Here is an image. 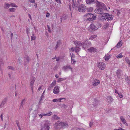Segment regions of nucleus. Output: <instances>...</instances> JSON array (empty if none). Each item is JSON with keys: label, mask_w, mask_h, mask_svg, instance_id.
<instances>
[{"label": "nucleus", "mask_w": 130, "mask_h": 130, "mask_svg": "<svg viewBox=\"0 0 130 130\" xmlns=\"http://www.w3.org/2000/svg\"><path fill=\"white\" fill-rule=\"evenodd\" d=\"M94 102H93V105L94 107H96L98 103V101L96 99H94Z\"/></svg>", "instance_id": "obj_20"}, {"label": "nucleus", "mask_w": 130, "mask_h": 130, "mask_svg": "<svg viewBox=\"0 0 130 130\" xmlns=\"http://www.w3.org/2000/svg\"><path fill=\"white\" fill-rule=\"evenodd\" d=\"M70 55L71 57V60H72V58H74L75 57L74 54L72 53H70Z\"/></svg>", "instance_id": "obj_34"}, {"label": "nucleus", "mask_w": 130, "mask_h": 130, "mask_svg": "<svg viewBox=\"0 0 130 130\" xmlns=\"http://www.w3.org/2000/svg\"><path fill=\"white\" fill-rule=\"evenodd\" d=\"M53 93L55 94H58L59 92V87L58 86H56L53 90Z\"/></svg>", "instance_id": "obj_9"}, {"label": "nucleus", "mask_w": 130, "mask_h": 130, "mask_svg": "<svg viewBox=\"0 0 130 130\" xmlns=\"http://www.w3.org/2000/svg\"><path fill=\"white\" fill-rule=\"evenodd\" d=\"M107 9H103L101 8H97L94 10V12L96 13L99 14H103L104 13V11L106 10Z\"/></svg>", "instance_id": "obj_5"}, {"label": "nucleus", "mask_w": 130, "mask_h": 130, "mask_svg": "<svg viewBox=\"0 0 130 130\" xmlns=\"http://www.w3.org/2000/svg\"><path fill=\"white\" fill-rule=\"evenodd\" d=\"M85 44H87L88 46H90L91 45V43L90 42H85L84 43V44L83 45V47H84V46H86Z\"/></svg>", "instance_id": "obj_29"}, {"label": "nucleus", "mask_w": 130, "mask_h": 130, "mask_svg": "<svg viewBox=\"0 0 130 130\" xmlns=\"http://www.w3.org/2000/svg\"><path fill=\"white\" fill-rule=\"evenodd\" d=\"M9 10L10 11L13 12L15 10V9L14 8H10L9 9Z\"/></svg>", "instance_id": "obj_43"}, {"label": "nucleus", "mask_w": 130, "mask_h": 130, "mask_svg": "<svg viewBox=\"0 0 130 130\" xmlns=\"http://www.w3.org/2000/svg\"><path fill=\"white\" fill-rule=\"evenodd\" d=\"M80 50V48L79 47H75V52L77 53V55H78V52Z\"/></svg>", "instance_id": "obj_24"}, {"label": "nucleus", "mask_w": 130, "mask_h": 130, "mask_svg": "<svg viewBox=\"0 0 130 130\" xmlns=\"http://www.w3.org/2000/svg\"><path fill=\"white\" fill-rule=\"evenodd\" d=\"M52 119L53 120H58L60 119V118L55 115H54L52 116Z\"/></svg>", "instance_id": "obj_25"}, {"label": "nucleus", "mask_w": 130, "mask_h": 130, "mask_svg": "<svg viewBox=\"0 0 130 130\" xmlns=\"http://www.w3.org/2000/svg\"><path fill=\"white\" fill-rule=\"evenodd\" d=\"M98 67L101 70H104L105 67V63L103 62L99 63Z\"/></svg>", "instance_id": "obj_10"}, {"label": "nucleus", "mask_w": 130, "mask_h": 130, "mask_svg": "<svg viewBox=\"0 0 130 130\" xmlns=\"http://www.w3.org/2000/svg\"><path fill=\"white\" fill-rule=\"evenodd\" d=\"M69 126L67 122H60L58 121L55 124V127L56 128L64 129L67 128Z\"/></svg>", "instance_id": "obj_1"}, {"label": "nucleus", "mask_w": 130, "mask_h": 130, "mask_svg": "<svg viewBox=\"0 0 130 130\" xmlns=\"http://www.w3.org/2000/svg\"><path fill=\"white\" fill-rule=\"evenodd\" d=\"M92 83L93 85L94 86H95L100 83V81L98 80L95 79Z\"/></svg>", "instance_id": "obj_13"}, {"label": "nucleus", "mask_w": 130, "mask_h": 130, "mask_svg": "<svg viewBox=\"0 0 130 130\" xmlns=\"http://www.w3.org/2000/svg\"><path fill=\"white\" fill-rule=\"evenodd\" d=\"M3 114H2L1 116H0V117L1 118V120L2 121H3Z\"/></svg>", "instance_id": "obj_55"}, {"label": "nucleus", "mask_w": 130, "mask_h": 130, "mask_svg": "<svg viewBox=\"0 0 130 130\" xmlns=\"http://www.w3.org/2000/svg\"><path fill=\"white\" fill-rule=\"evenodd\" d=\"M7 99L6 98H4L2 101L0 105V107L3 108L4 107V105L7 103Z\"/></svg>", "instance_id": "obj_8"}, {"label": "nucleus", "mask_w": 130, "mask_h": 130, "mask_svg": "<svg viewBox=\"0 0 130 130\" xmlns=\"http://www.w3.org/2000/svg\"><path fill=\"white\" fill-rule=\"evenodd\" d=\"M50 15V14L48 13L47 12V14L46 15V16L47 17H49Z\"/></svg>", "instance_id": "obj_58"}, {"label": "nucleus", "mask_w": 130, "mask_h": 130, "mask_svg": "<svg viewBox=\"0 0 130 130\" xmlns=\"http://www.w3.org/2000/svg\"><path fill=\"white\" fill-rule=\"evenodd\" d=\"M87 20L89 21H92L93 19L92 18H87Z\"/></svg>", "instance_id": "obj_51"}, {"label": "nucleus", "mask_w": 130, "mask_h": 130, "mask_svg": "<svg viewBox=\"0 0 130 130\" xmlns=\"http://www.w3.org/2000/svg\"><path fill=\"white\" fill-rule=\"evenodd\" d=\"M96 16V15L94 13L93 14L91 13H90L86 14L84 16V17H87V18H92L94 20H95Z\"/></svg>", "instance_id": "obj_6"}, {"label": "nucleus", "mask_w": 130, "mask_h": 130, "mask_svg": "<svg viewBox=\"0 0 130 130\" xmlns=\"http://www.w3.org/2000/svg\"><path fill=\"white\" fill-rule=\"evenodd\" d=\"M26 101V100L25 99H23L22 100V101L21 103V105L20 106V108L21 107H23L24 104L25 103Z\"/></svg>", "instance_id": "obj_21"}, {"label": "nucleus", "mask_w": 130, "mask_h": 130, "mask_svg": "<svg viewBox=\"0 0 130 130\" xmlns=\"http://www.w3.org/2000/svg\"><path fill=\"white\" fill-rule=\"evenodd\" d=\"M68 107V106L66 105L65 104H63L61 106V108H67Z\"/></svg>", "instance_id": "obj_41"}, {"label": "nucleus", "mask_w": 130, "mask_h": 130, "mask_svg": "<svg viewBox=\"0 0 130 130\" xmlns=\"http://www.w3.org/2000/svg\"><path fill=\"white\" fill-rule=\"evenodd\" d=\"M47 28H48V31L49 32H51V30H50V27L48 25H47Z\"/></svg>", "instance_id": "obj_52"}, {"label": "nucleus", "mask_w": 130, "mask_h": 130, "mask_svg": "<svg viewBox=\"0 0 130 130\" xmlns=\"http://www.w3.org/2000/svg\"><path fill=\"white\" fill-rule=\"evenodd\" d=\"M78 130H85V129L82 128H78Z\"/></svg>", "instance_id": "obj_64"}, {"label": "nucleus", "mask_w": 130, "mask_h": 130, "mask_svg": "<svg viewBox=\"0 0 130 130\" xmlns=\"http://www.w3.org/2000/svg\"><path fill=\"white\" fill-rule=\"evenodd\" d=\"M63 68L65 70H66L67 69H71V71L72 70V68L69 65H67L63 67Z\"/></svg>", "instance_id": "obj_27"}, {"label": "nucleus", "mask_w": 130, "mask_h": 130, "mask_svg": "<svg viewBox=\"0 0 130 130\" xmlns=\"http://www.w3.org/2000/svg\"><path fill=\"white\" fill-rule=\"evenodd\" d=\"M113 130H126L125 129H123L121 127H119L118 129H115Z\"/></svg>", "instance_id": "obj_46"}, {"label": "nucleus", "mask_w": 130, "mask_h": 130, "mask_svg": "<svg viewBox=\"0 0 130 130\" xmlns=\"http://www.w3.org/2000/svg\"><path fill=\"white\" fill-rule=\"evenodd\" d=\"M35 79V78H33V79L31 80L30 82V85L31 86H33V85L34 83Z\"/></svg>", "instance_id": "obj_30"}, {"label": "nucleus", "mask_w": 130, "mask_h": 130, "mask_svg": "<svg viewBox=\"0 0 130 130\" xmlns=\"http://www.w3.org/2000/svg\"><path fill=\"white\" fill-rule=\"evenodd\" d=\"M96 49L93 47H91L88 49L89 52H96Z\"/></svg>", "instance_id": "obj_17"}, {"label": "nucleus", "mask_w": 130, "mask_h": 130, "mask_svg": "<svg viewBox=\"0 0 130 130\" xmlns=\"http://www.w3.org/2000/svg\"><path fill=\"white\" fill-rule=\"evenodd\" d=\"M72 60L73 61V63H72V64H75V63L76 62V61H75V60H74V59H72V60Z\"/></svg>", "instance_id": "obj_59"}, {"label": "nucleus", "mask_w": 130, "mask_h": 130, "mask_svg": "<svg viewBox=\"0 0 130 130\" xmlns=\"http://www.w3.org/2000/svg\"><path fill=\"white\" fill-rule=\"evenodd\" d=\"M86 6L83 4L79 5L78 7V10L80 12H84L86 11Z\"/></svg>", "instance_id": "obj_7"}, {"label": "nucleus", "mask_w": 130, "mask_h": 130, "mask_svg": "<svg viewBox=\"0 0 130 130\" xmlns=\"http://www.w3.org/2000/svg\"><path fill=\"white\" fill-rule=\"evenodd\" d=\"M113 18L112 15H109L108 13H104L103 15H102V19L103 21H107L108 20H112Z\"/></svg>", "instance_id": "obj_3"}, {"label": "nucleus", "mask_w": 130, "mask_h": 130, "mask_svg": "<svg viewBox=\"0 0 130 130\" xmlns=\"http://www.w3.org/2000/svg\"><path fill=\"white\" fill-rule=\"evenodd\" d=\"M110 58V56H105V60L106 61H108L109 59Z\"/></svg>", "instance_id": "obj_39"}, {"label": "nucleus", "mask_w": 130, "mask_h": 130, "mask_svg": "<svg viewBox=\"0 0 130 130\" xmlns=\"http://www.w3.org/2000/svg\"><path fill=\"white\" fill-rule=\"evenodd\" d=\"M122 74V71L120 69H118L116 72V74L118 77L119 78Z\"/></svg>", "instance_id": "obj_14"}, {"label": "nucleus", "mask_w": 130, "mask_h": 130, "mask_svg": "<svg viewBox=\"0 0 130 130\" xmlns=\"http://www.w3.org/2000/svg\"><path fill=\"white\" fill-rule=\"evenodd\" d=\"M78 128L77 127L74 128H72L71 130H78Z\"/></svg>", "instance_id": "obj_53"}, {"label": "nucleus", "mask_w": 130, "mask_h": 130, "mask_svg": "<svg viewBox=\"0 0 130 130\" xmlns=\"http://www.w3.org/2000/svg\"><path fill=\"white\" fill-rule=\"evenodd\" d=\"M31 41L35 40L36 39L34 33H32V35L31 36Z\"/></svg>", "instance_id": "obj_28"}, {"label": "nucleus", "mask_w": 130, "mask_h": 130, "mask_svg": "<svg viewBox=\"0 0 130 130\" xmlns=\"http://www.w3.org/2000/svg\"><path fill=\"white\" fill-rule=\"evenodd\" d=\"M43 115H41V114H40L39 115V116L40 118H42V117L44 116H43Z\"/></svg>", "instance_id": "obj_63"}, {"label": "nucleus", "mask_w": 130, "mask_h": 130, "mask_svg": "<svg viewBox=\"0 0 130 130\" xmlns=\"http://www.w3.org/2000/svg\"><path fill=\"white\" fill-rule=\"evenodd\" d=\"M115 92L118 94V95H119V94L118 93L116 89L115 90Z\"/></svg>", "instance_id": "obj_62"}, {"label": "nucleus", "mask_w": 130, "mask_h": 130, "mask_svg": "<svg viewBox=\"0 0 130 130\" xmlns=\"http://www.w3.org/2000/svg\"><path fill=\"white\" fill-rule=\"evenodd\" d=\"M107 100L108 102L110 103L113 101V99L111 96H108L107 98Z\"/></svg>", "instance_id": "obj_23"}, {"label": "nucleus", "mask_w": 130, "mask_h": 130, "mask_svg": "<svg viewBox=\"0 0 130 130\" xmlns=\"http://www.w3.org/2000/svg\"><path fill=\"white\" fill-rule=\"evenodd\" d=\"M42 123L43 125H42L41 130H49L50 127L49 123L48 121H44Z\"/></svg>", "instance_id": "obj_2"}, {"label": "nucleus", "mask_w": 130, "mask_h": 130, "mask_svg": "<svg viewBox=\"0 0 130 130\" xmlns=\"http://www.w3.org/2000/svg\"><path fill=\"white\" fill-rule=\"evenodd\" d=\"M26 31L28 36V37H29L28 35L30 33V30L28 28H27L26 29Z\"/></svg>", "instance_id": "obj_37"}, {"label": "nucleus", "mask_w": 130, "mask_h": 130, "mask_svg": "<svg viewBox=\"0 0 130 130\" xmlns=\"http://www.w3.org/2000/svg\"><path fill=\"white\" fill-rule=\"evenodd\" d=\"M41 89V87H39L38 89V91H39Z\"/></svg>", "instance_id": "obj_61"}, {"label": "nucleus", "mask_w": 130, "mask_h": 130, "mask_svg": "<svg viewBox=\"0 0 130 130\" xmlns=\"http://www.w3.org/2000/svg\"><path fill=\"white\" fill-rule=\"evenodd\" d=\"M61 43V41L60 40H59L57 42V44H58V45L59 46Z\"/></svg>", "instance_id": "obj_50"}, {"label": "nucleus", "mask_w": 130, "mask_h": 130, "mask_svg": "<svg viewBox=\"0 0 130 130\" xmlns=\"http://www.w3.org/2000/svg\"><path fill=\"white\" fill-rule=\"evenodd\" d=\"M16 124H17L18 127H20V126L18 124L19 122L18 121H16Z\"/></svg>", "instance_id": "obj_60"}, {"label": "nucleus", "mask_w": 130, "mask_h": 130, "mask_svg": "<svg viewBox=\"0 0 130 130\" xmlns=\"http://www.w3.org/2000/svg\"><path fill=\"white\" fill-rule=\"evenodd\" d=\"M58 3H59L60 4L61 3V1L60 0H55Z\"/></svg>", "instance_id": "obj_57"}, {"label": "nucleus", "mask_w": 130, "mask_h": 130, "mask_svg": "<svg viewBox=\"0 0 130 130\" xmlns=\"http://www.w3.org/2000/svg\"><path fill=\"white\" fill-rule=\"evenodd\" d=\"M59 46V45H58V44H56V46L55 47V50H56Z\"/></svg>", "instance_id": "obj_56"}, {"label": "nucleus", "mask_w": 130, "mask_h": 130, "mask_svg": "<svg viewBox=\"0 0 130 130\" xmlns=\"http://www.w3.org/2000/svg\"><path fill=\"white\" fill-rule=\"evenodd\" d=\"M7 68L8 69H10L12 70H14V68L11 66H8L7 67Z\"/></svg>", "instance_id": "obj_44"}, {"label": "nucleus", "mask_w": 130, "mask_h": 130, "mask_svg": "<svg viewBox=\"0 0 130 130\" xmlns=\"http://www.w3.org/2000/svg\"><path fill=\"white\" fill-rule=\"evenodd\" d=\"M10 5L9 4H6L4 6L5 8L6 9H8Z\"/></svg>", "instance_id": "obj_35"}, {"label": "nucleus", "mask_w": 130, "mask_h": 130, "mask_svg": "<svg viewBox=\"0 0 130 130\" xmlns=\"http://www.w3.org/2000/svg\"><path fill=\"white\" fill-rule=\"evenodd\" d=\"M95 3L96 4L97 8L107 9L105 5L103 3L96 0Z\"/></svg>", "instance_id": "obj_4"}, {"label": "nucleus", "mask_w": 130, "mask_h": 130, "mask_svg": "<svg viewBox=\"0 0 130 130\" xmlns=\"http://www.w3.org/2000/svg\"><path fill=\"white\" fill-rule=\"evenodd\" d=\"M123 57V56L122 55V53H120L119 54L118 56H117V57L118 58H121Z\"/></svg>", "instance_id": "obj_38"}, {"label": "nucleus", "mask_w": 130, "mask_h": 130, "mask_svg": "<svg viewBox=\"0 0 130 130\" xmlns=\"http://www.w3.org/2000/svg\"><path fill=\"white\" fill-rule=\"evenodd\" d=\"M10 5L13 7H18L17 5H16L15 4L12 3L10 4Z\"/></svg>", "instance_id": "obj_45"}, {"label": "nucleus", "mask_w": 130, "mask_h": 130, "mask_svg": "<svg viewBox=\"0 0 130 130\" xmlns=\"http://www.w3.org/2000/svg\"><path fill=\"white\" fill-rule=\"evenodd\" d=\"M97 36L96 35L91 36L90 39L91 40H93V39L95 38Z\"/></svg>", "instance_id": "obj_36"}, {"label": "nucleus", "mask_w": 130, "mask_h": 130, "mask_svg": "<svg viewBox=\"0 0 130 130\" xmlns=\"http://www.w3.org/2000/svg\"><path fill=\"white\" fill-rule=\"evenodd\" d=\"M125 79L126 82L128 83V84L130 85V77L127 76L125 75Z\"/></svg>", "instance_id": "obj_19"}, {"label": "nucleus", "mask_w": 130, "mask_h": 130, "mask_svg": "<svg viewBox=\"0 0 130 130\" xmlns=\"http://www.w3.org/2000/svg\"><path fill=\"white\" fill-rule=\"evenodd\" d=\"M71 51L72 52H74L75 51V48H74L73 47L71 48Z\"/></svg>", "instance_id": "obj_54"}, {"label": "nucleus", "mask_w": 130, "mask_h": 130, "mask_svg": "<svg viewBox=\"0 0 130 130\" xmlns=\"http://www.w3.org/2000/svg\"><path fill=\"white\" fill-rule=\"evenodd\" d=\"M125 60L126 62L129 64V66H130V61L129 60L128 58L127 57L125 59Z\"/></svg>", "instance_id": "obj_31"}, {"label": "nucleus", "mask_w": 130, "mask_h": 130, "mask_svg": "<svg viewBox=\"0 0 130 130\" xmlns=\"http://www.w3.org/2000/svg\"><path fill=\"white\" fill-rule=\"evenodd\" d=\"M56 84V80H54L53 81V82L51 84L53 86H55Z\"/></svg>", "instance_id": "obj_42"}, {"label": "nucleus", "mask_w": 130, "mask_h": 130, "mask_svg": "<svg viewBox=\"0 0 130 130\" xmlns=\"http://www.w3.org/2000/svg\"><path fill=\"white\" fill-rule=\"evenodd\" d=\"M74 44L76 46H83V43H81L80 41H74Z\"/></svg>", "instance_id": "obj_12"}, {"label": "nucleus", "mask_w": 130, "mask_h": 130, "mask_svg": "<svg viewBox=\"0 0 130 130\" xmlns=\"http://www.w3.org/2000/svg\"><path fill=\"white\" fill-rule=\"evenodd\" d=\"M52 114V112L51 111H50L49 112L47 113H46L45 114H43V116H50Z\"/></svg>", "instance_id": "obj_33"}, {"label": "nucleus", "mask_w": 130, "mask_h": 130, "mask_svg": "<svg viewBox=\"0 0 130 130\" xmlns=\"http://www.w3.org/2000/svg\"><path fill=\"white\" fill-rule=\"evenodd\" d=\"M95 0H86V2L87 4H94L95 3Z\"/></svg>", "instance_id": "obj_16"}, {"label": "nucleus", "mask_w": 130, "mask_h": 130, "mask_svg": "<svg viewBox=\"0 0 130 130\" xmlns=\"http://www.w3.org/2000/svg\"><path fill=\"white\" fill-rule=\"evenodd\" d=\"M122 41H120L118 43L117 45H116L117 48H119L122 46Z\"/></svg>", "instance_id": "obj_26"}, {"label": "nucleus", "mask_w": 130, "mask_h": 130, "mask_svg": "<svg viewBox=\"0 0 130 130\" xmlns=\"http://www.w3.org/2000/svg\"><path fill=\"white\" fill-rule=\"evenodd\" d=\"M93 121H91L90 122V123L89 124V125L90 127H91L93 125Z\"/></svg>", "instance_id": "obj_47"}, {"label": "nucleus", "mask_w": 130, "mask_h": 130, "mask_svg": "<svg viewBox=\"0 0 130 130\" xmlns=\"http://www.w3.org/2000/svg\"><path fill=\"white\" fill-rule=\"evenodd\" d=\"M68 18V16H63V19L64 20H66Z\"/></svg>", "instance_id": "obj_48"}, {"label": "nucleus", "mask_w": 130, "mask_h": 130, "mask_svg": "<svg viewBox=\"0 0 130 130\" xmlns=\"http://www.w3.org/2000/svg\"><path fill=\"white\" fill-rule=\"evenodd\" d=\"M28 1L31 3H34L35 2V0H28Z\"/></svg>", "instance_id": "obj_49"}, {"label": "nucleus", "mask_w": 130, "mask_h": 130, "mask_svg": "<svg viewBox=\"0 0 130 130\" xmlns=\"http://www.w3.org/2000/svg\"><path fill=\"white\" fill-rule=\"evenodd\" d=\"M66 79V78H59L58 79V80L57 81V82H59L62 81H63L64 80H65Z\"/></svg>", "instance_id": "obj_32"}, {"label": "nucleus", "mask_w": 130, "mask_h": 130, "mask_svg": "<svg viewBox=\"0 0 130 130\" xmlns=\"http://www.w3.org/2000/svg\"><path fill=\"white\" fill-rule=\"evenodd\" d=\"M30 60V58H29V57L28 56H26L24 57V64L25 65L27 64L29 62Z\"/></svg>", "instance_id": "obj_11"}, {"label": "nucleus", "mask_w": 130, "mask_h": 130, "mask_svg": "<svg viewBox=\"0 0 130 130\" xmlns=\"http://www.w3.org/2000/svg\"><path fill=\"white\" fill-rule=\"evenodd\" d=\"M93 10V8L92 7H90L88 9V11L89 12H92Z\"/></svg>", "instance_id": "obj_40"}, {"label": "nucleus", "mask_w": 130, "mask_h": 130, "mask_svg": "<svg viewBox=\"0 0 130 130\" xmlns=\"http://www.w3.org/2000/svg\"><path fill=\"white\" fill-rule=\"evenodd\" d=\"M120 118L123 124H125L126 126H128L127 123L126 122V121L123 116L120 117Z\"/></svg>", "instance_id": "obj_15"}, {"label": "nucleus", "mask_w": 130, "mask_h": 130, "mask_svg": "<svg viewBox=\"0 0 130 130\" xmlns=\"http://www.w3.org/2000/svg\"><path fill=\"white\" fill-rule=\"evenodd\" d=\"M62 99H66L64 98H60V99H55L53 100V101L54 102H61V100Z\"/></svg>", "instance_id": "obj_22"}, {"label": "nucleus", "mask_w": 130, "mask_h": 130, "mask_svg": "<svg viewBox=\"0 0 130 130\" xmlns=\"http://www.w3.org/2000/svg\"><path fill=\"white\" fill-rule=\"evenodd\" d=\"M90 28L92 30H95L98 29L97 27L93 24H91Z\"/></svg>", "instance_id": "obj_18"}]
</instances>
